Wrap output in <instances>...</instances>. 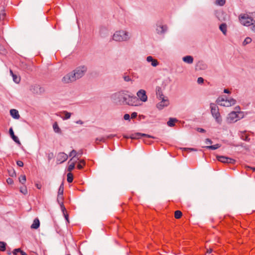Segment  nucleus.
I'll list each match as a JSON object with an SVG mask.
<instances>
[{
  "label": "nucleus",
  "instance_id": "1",
  "mask_svg": "<svg viewBox=\"0 0 255 255\" xmlns=\"http://www.w3.org/2000/svg\"><path fill=\"white\" fill-rule=\"evenodd\" d=\"M128 93V91H121L113 94L111 98L117 104L132 106H137L138 99L134 96L129 95Z\"/></svg>",
  "mask_w": 255,
  "mask_h": 255
},
{
  "label": "nucleus",
  "instance_id": "2",
  "mask_svg": "<svg viewBox=\"0 0 255 255\" xmlns=\"http://www.w3.org/2000/svg\"><path fill=\"white\" fill-rule=\"evenodd\" d=\"M130 38L128 32L124 30L117 31L113 36V39L116 41H126Z\"/></svg>",
  "mask_w": 255,
  "mask_h": 255
},
{
  "label": "nucleus",
  "instance_id": "3",
  "mask_svg": "<svg viewBox=\"0 0 255 255\" xmlns=\"http://www.w3.org/2000/svg\"><path fill=\"white\" fill-rule=\"evenodd\" d=\"M211 109V113L213 117L215 119L216 122L219 125H221L222 122V117L219 112L218 107L214 103H211L210 105Z\"/></svg>",
  "mask_w": 255,
  "mask_h": 255
},
{
  "label": "nucleus",
  "instance_id": "4",
  "mask_svg": "<svg viewBox=\"0 0 255 255\" xmlns=\"http://www.w3.org/2000/svg\"><path fill=\"white\" fill-rule=\"evenodd\" d=\"M217 103L223 107H230L236 103V100L233 98L228 99L227 97H219L216 100Z\"/></svg>",
  "mask_w": 255,
  "mask_h": 255
},
{
  "label": "nucleus",
  "instance_id": "5",
  "mask_svg": "<svg viewBox=\"0 0 255 255\" xmlns=\"http://www.w3.org/2000/svg\"><path fill=\"white\" fill-rule=\"evenodd\" d=\"M240 22L244 25L249 26L254 24V19L247 14L241 15L239 16Z\"/></svg>",
  "mask_w": 255,
  "mask_h": 255
},
{
  "label": "nucleus",
  "instance_id": "6",
  "mask_svg": "<svg viewBox=\"0 0 255 255\" xmlns=\"http://www.w3.org/2000/svg\"><path fill=\"white\" fill-rule=\"evenodd\" d=\"M87 70L85 66H81L77 67L73 71L74 75H75V78L77 80L82 78Z\"/></svg>",
  "mask_w": 255,
  "mask_h": 255
},
{
  "label": "nucleus",
  "instance_id": "7",
  "mask_svg": "<svg viewBox=\"0 0 255 255\" xmlns=\"http://www.w3.org/2000/svg\"><path fill=\"white\" fill-rule=\"evenodd\" d=\"M76 81L75 75L73 71L65 75L62 79V82L64 83L68 84Z\"/></svg>",
  "mask_w": 255,
  "mask_h": 255
},
{
  "label": "nucleus",
  "instance_id": "8",
  "mask_svg": "<svg viewBox=\"0 0 255 255\" xmlns=\"http://www.w3.org/2000/svg\"><path fill=\"white\" fill-rule=\"evenodd\" d=\"M239 114H242V113L237 111L231 112L228 115V120L230 122H237L240 118L239 116Z\"/></svg>",
  "mask_w": 255,
  "mask_h": 255
},
{
  "label": "nucleus",
  "instance_id": "9",
  "mask_svg": "<svg viewBox=\"0 0 255 255\" xmlns=\"http://www.w3.org/2000/svg\"><path fill=\"white\" fill-rule=\"evenodd\" d=\"M141 136L146 137L148 138H155V137L152 135L149 134H145V133H141L139 132H136L133 134H131L129 136L124 135V137L126 138H130L131 139H138L140 138Z\"/></svg>",
  "mask_w": 255,
  "mask_h": 255
},
{
  "label": "nucleus",
  "instance_id": "10",
  "mask_svg": "<svg viewBox=\"0 0 255 255\" xmlns=\"http://www.w3.org/2000/svg\"><path fill=\"white\" fill-rule=\"evenodd\" d=\"M217 159L219 161L225 163L235 164L236 160L234 159L222 155H217Z\"/></svg>",
  "mask_w": 255,
  "mask_h": 255
},
{
  "label": "nucleus",
  "instance_id": "11",
  "mask_svg": "<svg viewBox=\"0 0 255 255\" xmlns=\"http://www.w3.org/2000/svg\"><path fill=\"white\" fill-rule=\"evenodd\" d=\"M156 25V31L158 34L163 35L168 29V27L166 25H161L157 23Z\"/></svg>",
  "mask_w": 255,
  "mask_h": 255
},
{
  "label": "nucleus",
  "instance_id": "12",
  "mask_svg": "<svg viewBox=\"0 0 255 255\" xmlns=\"http://www.w3.org/2000/svg\"><path fill=\"white\" fill-rule=\"evenodd\" d=\"M137 97L142 102H145L147 100V97L144 90L140 89L136 93Z\"/></svg>",
  "mask_w": 255,
  "mask_h": 255
},
{
  "label": "nucleus",
  "instance_id": "13",
  "mask_svg": "<svg viewBox=\"0 0 255 255\" xmlns=\"http://www.w3.org/2000/svg\"><path fill=\"white\" fill-rule=\"evenodd\" d=\"M161 100V101L156 105L157 108L160 110L163 109L165 107H167L169 105V102L167 98L162 99V100Z\"/></svg>",
  "mask_w": 255,
  "mask_h": 255
},
{
  "label": "nucleus",
  "instance_id": "14",
  "mask_svg": "<svg viewBox=\"0 0 255 255\" xmlns=\"http://www.w3.org/2000/svg\"><path fill=\"white\" fill-rule=\"evenodd\" d=\"M68 156L64 152H60L57 157V160L60 163H62L67 160Z\"/></svg>",
  "mask_w": 255,
  "mask_h": 255
},
{
  "label": "nucleus",
  "instance_id": "15",
  "mask_svg": "<svg viewBox=\"0 0 255 255\" xmlns=\"http://www.w3.org/2000/svg\"><path fill=\"white\" fill-rule=\"evenodd\" d=\"M9 133L11 138L14 140V141L18 144H20V142L18 137L14 135V131L12 128H10L9 129Z\"/></svg>",
  "mask_w": 255,
  "mask_h": 255
},
{
  "label": "nucleus",
  "instance_id": "16",
  "mask_svg": "<svg viewBox=\"0 0 255 255\" xmlns=\"http://www.w3.org/2000/svg\"><path fill=\"white\" fill-rule=\"evenodd\" d=\"M156 94L157 96V98L159 100H162V99H166L163 95L162 92L161 91V88L159 87H156Z\"/></svg>",
  "mask_w": 255,
  "mask_h": 255
},
{
  "label": "nucleus",
  "instance_id": "17",
  "mask_svg": "<svg viewBox=\"0 0 255 255\" xmlns=\"http://www.w3.org/2000/svg\"><path fill=\"white\" fill-rule=\"evenodd\" d=\"M10 115L14 119H18L20 118L18 111L15 109L10 110Z\"/></svg>",
  "mask_w": 255,
  "mask_h": 255
},
{
  "label": "nucleus",
  "instance_id": "18",
  "mask_svg": "<svg viewBox=\"0 0 255 255\" xmlns=\"http://www.w3.org/2000/svg\"><path fill=\"white\" fill-rule=\"evenodd\" d=\"M182 60L187 64H191L193 62V57L192 56L188 55L183 57Z\"/></svg>",
  "mask_w": 255,
  "mask_h": 255
},
{
  "label": "nucleus",
  "instance_id": "19",
  "mask_svg": "<svg viewBox=\"0 0 255 255\" xmlns=\"http://www.w3.org/2000/svg\"><path fill=\"white\" fill-rule=\"evenodd\" d=\"M146 60L148 62H151V64L153 67H156L158 65L157 61L156 59H153L151 56H147Z\"/></svg>",
  "mask_w": 255,
  "mask_h": 255
},
{
  "label": "nucleus",
  "instance_id": "20",
  "mask_svg": "<svg viewBox=\"0 0 255 255\" xmlns=\"http://www.w3.org/2000/svg\"><path fill=\"white\" fill-rule=\"evenodd\" d=\"M40 226V221L38 218H35L32 224L31 225L30 228L33 229H37Z\"/></svg>",
  "mask_w": 255,
  "mask_h": 255
},
{
  "label": "nucleus",
  "instance_id": "21",
  "mask_svg": "<svg viewBox=\"0 0 255 255\" xmlns=\"http://www.w3.org/2000/svg\"><path fill=\"white\" fill-rule=\"evenodd\" d=\"M220 30L223 32L224 35H226L227 32V25L226 23H223L219 26Z\"/></svg>",
  "mask_w": 255,
  "mask_h": 255
},
{
  "label": "nucleus",
  "instance_id": "22",
  "mask_svg": "<svg viewBox=\"0 0 255 255\" xmlns=\"http://www.w3.org/2000/svg\"><path fill=\"white\" fill-rule=\"evenodd\" d=\"M107 28L103 26L100 27L99 32L102 37H105L107 33Z\"/></svg>",
  "mask_w": 255,
  "mask_h": 255
},
{
  "label": "nucleus",
  "instance_id": "23",
  "mask_svg": "<svg viewBox=\"0 0 255 255\" xmlns=\"http://www.w3.org/2000/svg\"><path fill=\"white\" fill-rule=\"evenodd\" d=\"M177 121V120L176 118H170L169 121L167 122V124L169 127H172L175 125L174 123Z\"/></svg>",
  "mask_w": 255,
  "mask_h": 255
},
{
  "label": "nucleus",
  "instance_id": "24",
  "mask_svg": "<svg viewBox=\"0 0 255 255\" xmlns=\"http://www.w3.org/2000/svg\"><path fill=\"white\" fill-rule=\"evenodd\" d=\"M53 130L54 131L56 132V133H61V129L59 128L58 125V124L57 123V122H55L53 124Z\"/></svg>",
  "mask_w": 255,
  "mask_h": 255
},
{
  "label": "nucleus",
  "instance_id": "25",
  "mask_svg": "<svg viewBox=\"0 0 255 255\" xmlns=\"http://www.w3.org/2000/svg\"><path fill=\"white\" fill-rule=\"evenodd\" d=\"M221 147V144H216L213 145L206 146L205 147L208 149L215 150Z\"/></svg>",
  "mask_w": 255,
  "mask_h": 255
},
{
  "label": "nucleus",
  "instance_id": "26",
  "mask_svg": "<svg viewBox=\"0 0 255 255\" xmlns=\"http://www.w3.org/2000/svg\"><path fill=\"white\" fill-rule=\"evenodd\" d=\"M64 192V184L62 183L58 189V195H63Z\"/></svg>",
  "mask_w": 255,
  "mask_h": 255
},
{
  "label": "nucleus",
  "instance_id": "27",
  "mask_svg": "<svg viewBox=\"0 0 255 255\" xmlns=\"http://www.w3.org/2000/svg\"><path fill=\"white\" fill-rule=\"evenodd\" d=\"M6 244L3 242H0V251L4 252L6 250Z\"/></svg>",
  "mask_w": 255,
  "mask_h": 255
},
{
  "label": "nucleus",
  "instance_id": "28",
  "mask_svg": "<svg viewBox=\"0 0 255 255\" xmlns=\"http://www.w3.org/2000/svg\"><path fill=\"white\" fill-rule=\"evenodd\" d=\"M77 151L74 149L72 150L69 154V156H73V157L71 159H70L68 162L69 163L74 157H75L77 156Z\"/></svg>",
  "mask_w": 255,
  "mask_h": 255
},
{
  "label": "nucleus",
  "instance_id": "29",
  "mask_svg": "<svg viewBox=\"0 0 255 255\" xmlns=\"http://www.w3.org/2000/svg\"><path fill=\"white\" fill-rule=\"evenodd\" d=\"M67 182L69 183L72 182V181L73 180V174L69 172L67 174Z\"/></svg>",
  "mask_w": 255,
  "mask_h": 255
},
{
  "label": "nucleus",
  "instance_id": "30",
  "mask_svg": "<svg viewBox=\"0 0 255 255\" xmlns=\"http://www.w3.org/2000/svg\"><path fill=\"white\" fill-rule=\"evenodd\" d=\"M182 215V213L179 211V210H177L175 212V213H174V217L176 219H179L181 217Z\"/></svg>",
  "mask_w": 255,
  "mask_h": 255
},
{
  "label": "nucleus",
  "instance_id": "31",
  "mask_svg": "<svg viewBox=\"0 0 255 255\" xmlns=\"http://www.w3.org/2000/svg\"><path fill=\"white\" fill-rule=\"evenodd\" d=\"M26 180V176L24 175H21L19 177V181L22 184H24L25 183Z\"/></svg>",
  "mask_w": 255,
  "mask_h": 255
},
{
  "label": "nucleus",
  "instance_id": "32",
  "mask_svg": "<svg viewBox=\"0 0 255 255\" xmlns=\"http://www.w3.org/2000/svg\"><path fill=\"white\" fill-rule=\"evenodd\" d=\"M63 114H64L65 116L64 118H63V120H68L70 118L71 113L68 112L67 111H63Z\"/></svg>",
  "mask_w": 255,
  "mask_h": 255
},
{
  "label": "nucleus",
  "instance_id": "33",
  "mask_svg": "<svg viewBox=\"0 0 255 255\" xmlns=\"http://www.w3.org/2000/svg\"><path fill=\"white\" fill-rule=\"evenodd\" d=\"M226 2V0H216L215 3L216 5L223 6Z\"/></svg>",
  "mask_w": 255,
  "mask_h": 255
},
{
  "label": "nucleus",
  "instance_id": "34",
  "mask_svg": "<svg viewBox=\"0 0 255 255\" xmlns=\"http://www.w3.org/2000/svg\"><path fill=\"white\" fill-rule=\"evenodd\" d=\"M251 42H252L251 38H250L249 37H246L243 42V45L244 46L246 45L247 44L250 43Z\"/></svg>",
  "mask_w": 255,
  "mask_h": 255
},
{
  "label": "nucleus",
  "instance_id": "35",
  "mask_svg": "<svg viewBox=\"0 0 255 255\" xmlns=\"http://www.w3.org/2000/svg\"><path fill=\"white\" fill-rule=\"evenodd\" d=\"M12 78H13V81L16 83H19L20 81V79L19 77H17L15 74L13 75L12 76Z\"/></svg>",
  "mask_w": 255,
  "mask_h": 255
},
{
  "label": "nucleus",
  "instance_id": "36",
  "mask_svg": "<svg viewBox=\"0 0 255 255\" xmlns=\"http://www.w3.org/2000/svg\"><path fill=\"white\" fill-rule=\"evenodd\" d=\"M6 53V49L3 45L0 44V54H5Z\"/></svg>",
  "mask_w": 255,
  "mask_h": 255
},
{
  "label": "nucleus",
  "instance_id": "37",
  "mask_svg": "<svg viewBox=\"0 0 255 255\" xmlns=\"http://www.w3.org/2000/svg\"><path fill=\"white\" fill-rule=\"evenodd\" d=\"M20 192L23 194L24 195H26L27 193V190L26 186L22 187L20 188Z\"/></svg>",
  "mask_w": 255,
  "mask_h": 255
},
{
  "label": "nucleus",
  "instance_id": "38",
  "mask_svg": "<svg viewBox=\"0 0 255 255\" xmlns=\"http://www.w3.org/2000/svg\"><path fill=\"white\" fill-rule=\"evenodd\" d=\"M63 195H57V201L59 205L61 204V203H63Z\"/></svg>",
  "mask_w": 255,
  "mask_h": 255
},
{
  "label": "nucleus",
  "instance_id": "39",
  "mask_svg": "<svg viewBox=\"0 0 255 255\" xmlns=\"http://www.w3.org/2000/svg\"><path fill=\"white\" fill-rule=\"evenodd\" d=\"M241 138L242 139L246 141L249 142L250 140V138H249V136L247 134L242 135L241 136Z\"/></svg>",
  "mask_w": 255,
  "mask_h": 255
},
{
  "label": "nucleus",
  "instance_id": "40",
  "mask_svg": "<svg viewBox=\"0 0 255 255\" xmlns=\"http://www.w3.org/2000/svg\"><path fill=\"white\" fill-rule=\"evenodd\" d=\"M36 88L38 89V91H37V93L42 94L45 92V89L43 87H39L38 86L36 87Z\"/></svg>",
  "mask_w": 255,
  "mask_h": 255
},
{
  "label": "nucleus",
  "instance_id": "41",
  "mask_svg": "<svg viewBox=\"0 0 255 255\" xmlns=\"http://www.w3.org/2000/svg\"><path fill=\"white\" fill-rule=\"evenodd\" d=\"M106 140L107 139H106V137H102L97 138L96 139V141L97 143H98V142H105Z\"/></svg>",
  "mask_w": 255,
  "mask_h": 255
},
{
  "label": "nucleus",
  "instance_id": "42",
  "mask_svg": "<svg viewBox=\"0 0 255 255\" xmlns=\"http://www.w3.org/2000/svg\"><path fill=\"white\" fill-rule=\"evenodd\" d=\"M75 167V163L74 162H73L71 164H70L68 167V171L69 172H71L72 170H73V169Z\"/></svg>",
  "mask_w": 255,
  "mask_h": 255
},
{
  "label": "nucleus",
  "instance_id": "43",
  "mask_svg": "<svg viewBox=\"0 0 255 255\" xmlns=\"http://www.w3.org/2000/svg\"><path fill=\"white\" fill-rule=\"evenodd\" d=\"M123 78H124V80L126 82L132 81L131 79L128 75H126L125 74L123 76Z\"/></svg>",
  "mask_w": 255,
  "mask_h": 255
},
{
  "label": "nucleus",
  "instance_id": "44",
  "mask_svg": "<svg viewBox=\"0 0 255 255\" xmlns=\"http://www.w3.org/2000/svg\"><path fill=\"white\" fill-rule=\"evenodd\" d=\"M60 206L63 214H65V212H66V208L64 205L63 203H61V204H60Z\"/></svg>",
  "mask_w": 255,
  "mask_h": 255
},
{
  "label": "nucleus",
  "instance_id": "45",
  "mask_svg": "<svg viewBox=\"0 0 255 255\" xmlns=\"http://www.w3.org/2000/svg\"><path fill=\"white\" fill-rule=\"evenodd\" d=\"M20 252H21V249L20 248L15 249L13 251L12 254L13 255H17V254L18 253H20Z\"/></svg>",
  "mask_w": 255,
  "mask_h": 255
},
{
  "label": "nucleus",
  "instance_id": "46",
  "mask_svg": "<svg viewBox=\"0 0 255 255\" xmlns=\"http://www.w3.org/2000/svg\"><path fill=\"white\" fill-rule=\"evenodd\" d=\"M199 64L200 66H202V67H200V69H206L207 68L206 64H204L202 62H199Z\"/></svg>",
  "mask_w": 255,
  "mask_h": 255
},
{
  "label": "nucleus",
  "instance_id": "47",
  "mask_svg": "<svg viewBox=\"0 0 255 255\" xmlns=\"http://www.w3.org/2000/svg\"><path fill=\"white\" fill-rule=\"evenodd\" d=\"M16 164L19 167H22L23 166V162L21 160H17Z\"/></svg>",
  "mask_w": 255,
  "mask_h": 255
},
{
  "label": "nucleus",
  "instance_id": "48",
  "mask_svg": "<svg viewBox=\"0 0 255 255\" xmlns=\"http://www.w3.org/2000/svg\"><path fill=\"white\" fill-rule=\"evenodd\" d=\"M204 82V79L202 77H199L197 79V83L199 84H202Z\"/></svg>",
  "mask_w": 255,
  "mask_h": 255
},
{
  "label": "nucleus",
  "instance_id": "49",
  "mask_svg": "<svg viewBox=\"0 0 255 255\" xmlns=\"http://www.w3.org/2000/svg\"><path fill=\"white\" fill-rule=\"evenodd\" d=\"M124 119L125 120H130V116L129 114H126L124 116Z\"/></svg>",
  "mask_w": 255,
  "mask_h": 255
},
{
  "label": "nucleus",
  "instance_id": "50",
  "mask_svg": "<svg viewBox=\"0 0 255 255\" xmlns=\"http://www.w3.org/2000/svg\"><path fill=\"white\" fill-rule=\"evenodd\" d=\"M197 131L199 132H206V130L202 128H197L196 129Z\"/></svg>",
  "mask_w": 255,
  "mask_h": 255
},
{
  "label": "nucleus",
  "instance_id": "51",
  "mask_svg": "<svg viewBox=\"0 0 255 255\" xmlns=\"http://www.w3.org/2000/svg\"><path fill=\"white\" fill-rule=\"evenodd\" d=\"M6 181L8 184H11L13 182L12 179L11 178H7Z\"/></svg>",
  "mask_w": 255,
  "mask_h": 255
},
{
  "label": "nucleus",
  "instance_id": "52",
  "mask_svg": "<svg viewBox=\"0 0 255 255\" xmlns=\"http://www.w3.org/2000/svg\"><path fill=\"white\" fill-rule=\"evenodd\" d=\"M137 114L136 112H133L131 114V118L134 119L137 117Z\"/></svg>",
  "mask_w": 255,
  "mask_h": 255
},
{
  "label": "nucleus",
  "instance_id": "53",
  "mask_svg": "<svg viewBox=\"0 0 255 255\" xmlns=\"http://www.w3.org/2000/svg\"><path fill=\"white\" fill-rule=\"evenodd\" d=\"M205 143L206 144H212V141L210 138H206L205 139Z\"/></svg>",
  "mask_w": 255,
  "mask_h": 255
},
{
  "label": "nucleus",
  "instance_id": "54",
  "mask_svg": "<svg viewBox=\"0 0 255 255\" xmlns=\"http://www.w3.org/2000/svg\"><path fill=\"white\" fill-rule=\"evenodd\" d=\"M116 136V134H110V135H109L107 136L106 137V139H107L112 138H113V137H115V136Z\"/></svg>",
  "mask_w": 255,
  "mask_h": 255
},
{
  "label": "nucleus",
  "instance_id": "55",
  "mask_svg": "<svg viewBox=\"0 0 255 255\" xmlns=\"http://www.w3.org/2000/svg\"><path fill=\"white\" fill-rule=\"evenodd\" d=\"M5 15V13L4 12H2L0 14V19H3L4 18V16Z\"/></svg>",
  "mask_w": 255,
  "mask_h": 255
},
{
  "label": "nucleus",
  "instance_id": "56",
  "mask_svg": "<svg viewBox=\"0 0 255 255\" xmlns=\"http://www.w3.org/2000/svg\"><path fill=\"white\" fill-rule=\"evenodd\" d=\"M35 186L38 189H40L42 187V185L38 183H36Z\"/></svg>",
  "mask_w": 255,
  "mask_h": 255
},
{
  "label": "nucleus",
  "instance_id": "57",
  "mask_svg": "<svg viewBox=\"0 0 255 255\" xmlns=\"http://www.w3.org/2000/svg\"><path fill=\"white\" fill-rule=\"evenodd\" d=\"M77 168L79 169H81L83 168V165L80 164V163H79L77 165Z\"/></svg>",
  "mask_w": 255,
  "mask_h": 255
},
{
  "label": "nucleus",
  "instance_id": "58",
  "mask_svg": "<svg viewBox=\"0 0 255 255\" xmlns=\"http://www.w3.org/2000/svg\"><path fill=\"white\" fill-rule=\"evenodd\" d=\"M76 123L77 124L82 125L83 124V122L81 120H78L76 122Z\"/></svg>",
  "mask_w": 255,
  "mask_h": 255
},
{
  "label": "nucleus",
  "instance_id": "59",
  "mask_svg": "<svg viewBox=\"0 0 255 255\" xmlns=\"http://www.w3.org/2000/svg\"><path fill=\"white\" fill-rule=\"evenodd\" d=\"M252 30L254 32H255V25H252V26L251 27Z\"/></svg>",
  "mask_w": 255,
  "mask_h": 255
},
{
  "label": "nucleus",
  "instance_id": "60",
  "mask_svg": "<svg viewBox=\"0 0 255 255\" xmlns=\"http://www.w3.org/2000/svg\"><path fill=\"white\" fill-rule=\"evenodd\" d=\"M187 149L188 150H189L190 151H197V149L196 148H187Z\"/></svg>",
  "mask_w": 255,
  "mask_h": 255
},
{
  "label": "nucleus",
  "instance_id": "61",
  "mask_svg": "<svg viewBox=\"0 0 255 255\" xmlns=\"http://www.w3.org/2000/svg\"><path fill=\"white\" fill-rule=\"evenodd\" d=\"M19 253H20V254L21 255H27L26 253L25 252H24V251H22L21 250V252H20Z\"/></svg>",
  "mask_w": 255,
  "mask_h": 255
},
{
  "label": "nucleus",
  "instance_id": "62",
  "mask_svg": "<svg viewBox=\"0 0 255 255\" xmlns=\"http://www.w3.org/2000/svg\"><path fill=\"white\" fill-rule=\"evenodd\" d=\"M224 93H227V94H229V93H230V91H229V90H228V89H225L224 90Z\"/></svg>",
  "mask_w": 255,
  "mask_h": 255
},
{
  "label": "nucleus",
  "instance_id": "63",
  "mask_svg": "<svg viewBox=\"0 0 255 255\" xmlns=\"http://www.w3.org/2000/svg\"><path fill=\"white\" fill-rule=\"evenodd\" d=\"M212 251H213L212 249H210L207 250V253L208 254H211L212 252Z\"/></svg>",
  "mask_w": 255,
  "mask_h": 255
},
{
  "label": "nucleus",
  "instance_id": "64",
  "mask_svg": "<svg viewBox=\"0 0 255 255\" xmlns=\"http://www.w3.org/2000/svg\"><path fill=\"white\" fill-rule=\"evenodd\" d=\"M64 217H65V218L66 220L67 221H68V214H66L65 213V214H64Z\"/></svg>",
  "mask_w": 255,
  "mask_h": 255
}]
</instances>
